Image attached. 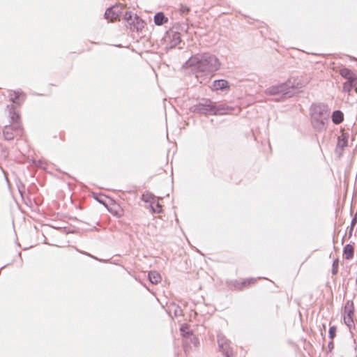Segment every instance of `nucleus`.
<instances>
[{
	"mask_svg": "<svg viewBox=\"0 0 357 357\" xmlns=\"http://www.w3.org/2000/svg\"><path fill=\"white\" fill-rule=\"evenodd\" d=\"M339 73L342 77L347 79L354 73L347 68H342L340 70Z\"/></svg>",
	"mask_w": 357,
	"mask_h": 357,
	"instance_id": "obj_22",
	"label": "nucleus"
},
{
	"mask_svg": "<svg viewBox=\"0 0 357 357\" xmlns=\"http://www.w3.org/2000/svg\"><path fill=\"white\" fill-rule=\"evenodd\" d=\"M338 265H339V260H338V259H336L333 261V264H332L331 273L333 275H336L337 273Z\"/></svg>",
	"mask_w": 357,
	"mask_h": 357,
	"instance_id": "obj_23",
	"label": "nucleus"
},
{
	"mask_svg": "<svg viewBox=\"0 0 357 357\" xmlns=\"http://www.w3.org/2000/svg\"><path fill=\"white\" fill-rule=\"evenodd\" d=\"M95 199L100 203L105 204L104 201L101 199H99L98 197H95Z\"/></svg>",
	"mask_w": 357,
	"mask_h": 357,
	"instance_id": "obj_33",
	"label": "nucleus"
},
{
	"mask_svg": "<svg viewBox=\"0 0 357 357\" xmlns=\"http://www.w3.org/2000/svg\"><path fill=\"white\" fill-rule=\"evenodd\" d=\"M266 93L269 96L282 94L284 98H290L294 93V88L290 82L271 86L266 89Z\"/></svg>",
	"mask_w": 357,
	"mask_h": 357,
	"instance_id": "obj_3",
	"label": "nucleus"
},
{
	"mask_svg": "<svg viewBox=\"0 0 357 357\" xmlns=\"http://www.w3.org/2000/svg\"><path fill=\"white\" fill-rule=\"evenodd\" d=\"M336 334V327L335 326H331L328 331V336L331 339H333Z\"/></svg>",
	"mask_w": 357,
	"mask_h": 357,
	"instance_id": "obj_28",
	"label": "nucleus"
},
{
	"mask_svg": "<svg viewBox=\"0 0 357 357\" xmlns=\"http://www.w3.org/2000/svg\"><path fill=\"white\" fill-rule=\"evenodd\" d=\"M123 8L120 4L109 7L105 13V18L114 22L117 20L122 13Z\"/></svg>",
	"mask_w": 357,
	"mask_h": 357,
	"instance_id": "obj_9",
	"label": "nucleus"
},
{
	"mask_svg": "<svg viewBox=\"0 0 357 357\" xmlns=\"http://www.w3.org/2000/svg\"><path fill=\"white\" fill-rule=\"evenodd\" d=\"M133 18H134V17L132 16L131 12L126 13V14L124 15V20L128 23V24H130V22H131L133 20Z\"/></svg>",
	"mask_w": 357,
	"mask_h": 357,
	"instance_id": "obj_29",
	"label": "nucleus"
},
{
	"mask_svg": "<svg viewBox=\"0 0 357 357\" xmlns=\"http://www.w3.org/2000/svg\"><path fill=\"white\" fill-rule=\"evenodd\" d=\"M332 121L334 124L338 125L344 120V114L340 110H335L331 115Z\"/></svg>",
	"mask_w": 357,
	"mask_h": 357,
	"instance_id": "obj_17",
	"label": "nucleus"
},
{
	"mask_svg": "<svg viewBox=\"0 0 357 357\" xmlns=\"http://www.w3.org/2000/svg\"><path fill=\"white\" fill-rule=\"evenodd\" d=\"M154 23L155 25L161 26L167 23L168 18L162 12H158L154 15Z\"/></svg>",
	"mask_w": 357,
	"mask_h": 357,
	"instance_id": "obj_16",
	"label": "nucleus"
},
{
	"mask_svg": "<svg viewBox=\"0 0 357 357\" xmlns=\"http://www.w3.org/2000/svg\"><path fill=\"white\" fill-rule=\"evenodd\" d=\"M10 99L13 102L20 105L24 100L25 95L23 93L11 91Z\"/></svg>",
	"mask_w": 357,
	"mask_h": 357,
	"instance_id": "obj_14",
	"label": "nucleus"
},
{
	"mask_svg": "<svg viewBox=\"0 0 357 357\" xmlns=\"http://www.w3.org/2000/svg\"><path fill=\"white\" fill-rule=\"evenodd\" d=\"M330 109L324 103L312 104L310 109L311 124L317 132L326 130L330 116Z\"/></svg>",
	"mask_w": 357,
	"mask_h": 357,
	"instance_id": "obj_2",
	"label": "nucleus"
},
{
	"mask_svg": "<svg viewBox=\"0 0 357 357\" xmlns=\"http://www.w3.org/2000/svg\"><path fill=\"white\" fill-rule=\"evenodd\" d=\"M165 40L167 43L166 48H174L181 42V33L171 29L167 31Z\"/></svg>",
	"mask_w": 357,
	"mask_h": 357,
	"instance_id": "obj_8",
	"label": "nucleus"
},
{
	"mask_svg": "<svg viewBox=\"0 0 357 357\" xmlns=\"http://www.w3.org/2000/svg\"><path fill=\"white\" fill-rule=\"evenodd\" d=\"M149 281L153 284H157L161 280V276L157 271H150L148 274Z\"/></svg>",
	"mask_w": 357,
	"mask_h": 357,
	"instance_id": "obj_19",
	"label": "nucleus"
},
{
	"mask_svg": "<svg viewBox=\"0 0 357 357\" xmlns=\"http://www.w3.org/2000/svg\"><path fill=\"white\" fill-rule=\"evenodd\" d=\"M179 11L182 15H185L190 12V8L185 5H181Z\"/></svg>",
	"mask_w": 357,
	"mask_h": 357,
	"instance_id": "obj_27",
	"label": "nucleus"
},
{
	"mask_svg": "<svg viewBox=\"0 0 357 357\" xmlns=\"http://www.w3.org/2000/svg\"><path fill=\"white\" fill-rule=\"evenodd\" d=\"M218 344L220 351L225 357H234L232 349L230 347V342L222 334H218Z\"/></svg>",
	"mask_w": 357,
	"mask_h": 357,
	"instance_id": "obj_6",
	"label": "nucleus"
},
{
	"mask_svg": "<svg viewBox=\"0 0 357 357\" xmlns=\"http://www.w3.org/2000/svg\"><path fill=\"white\" fill-rule=\"evenodd\" d=\"M354 226H352V222H351V226L348 231V236L350 238L352 236L353 230H354Z\"/></svg>",
	"mask_w": 357,
	"mask_h": 357,
	"instance_id": "obj_31",
	"label": "nucleus"
},
{
	"mask_svg": "<svg viewBox=\"0 0 357 357\" xmlns=\"http://www.w3.org/2000/svg\"><path fill=\"white\" fill-rule=\"evenodd\" d=\"M33 163L35 165V166L38 167H40V168H43V169H45L46 168V164L44 163L42 160H33Z\"/></svg>",
	"mask_w": 357,
	"mask_h": 357,
	"instance_id": "obj_30",
	"label": "nucleus"
},
{
	"mask_svg": "<svg viewBox=\"0 0 357 357\" xmlns=\"http://www.w3.org/2000/svg\"><path fill=\"white\" fill-rule=\"evenodd\" d=\"M213 102L210 99H204L191 107V111L195 113H199L206 115H213Z\"/></svg>",
	"mask_w": 357,
	"mask_h": 357,
	"instance_id": "obj_5",
	"label": "nucleus"
},
{
	"mask_svg": "<svg viewBox=\"0 0 357 357\" xmlns=\"http://www.w3.org/2000/svg\"><path fill=\"white\" fill-rule=\"evenodd\" d=\"M356 84H351L349 83L344 82L343 84V91L350 93V91L352 90L354 87H356Z\"/></svg>",
	"mask_w": 357,
	"mask_h": 357,
	"instance_id": "obj_25",
	"label": "nucleus"
},
{
	"mask_svg": "<svg viewBox=\"0 0 357 357\" xmlns=\"http://www.w3.org/2000/svg\"><path fill=\"white\" fill-rule=\"evenodd\" d=\"M349 134L343 132L340 136L337 137V148L343 150L348 145Z\"/></svg>",
	"mask_w": 357,
	"mask_h": 357,
	"instance_id": "obj_15",
	"label": "nucleus"
},
{
	"mask_svg": "<svg viewBox=\"0 0 357 357\" xmlns=\"http://www.w3.org/2000/svg\"><path fill=\"white\" fill-rule=\"evenodd\" d=\"M346 83L357 85V76L355 73H353L351 76L347 77Z\"/></svg>",
	"mask_w": 357,
	"mask_h": 357,
	"instance_id": "obj_24",
	"label": "nucleus"
},
{
	"mask_svg": "<svg viewBox=\"0 0 357 357\" xmlns=\"http://www.w3.org/2000/svg\"><path fill=\"white\" fill-rule=\"evenodd\" d=\"M354 254V247L350 244H347L343 249V255L346 259H351L353 258Z\"/></svg>",
	"mask_w": 357,
	"mask_h": 357,
	"instance_id": "obj_18",
	"label": "nucleus"
},
{
	"mask_svg": "<svg viewBox=\"0 0 357 357\" xmlns=\"http://www.w3.org/2000/svg\"><path fill=\"white\" fill-rule=\"evenodd\" d=\"M328 347L329 351H331L334 348V343L333 341L328 342Z\"/></svg>",
	"mask_w": 357,
	"mask_h": 357,
	"instance_id": "obj_32",
	"label": "nucleus"
},
{
	"mask_svg": "<svg viewBox=\"0 0 357 357\" xmlns=\"http://www.w3.org/2000/svg\"><path fill=\"white\" fill-rule=\"evenodd\" d=\"M145 22L137 15H135L133 20L130 22L129 28L132 31L139 32L144 27Z\"/></svg>",
	"mask_w": 357,
	"mask_h": 357,
	"instance_id": "obj_11",
	"label": "nucleus"
},
{
	"mask_svg": "<svg viewBox=\"0 0 357 357\" xmlns=\"http://www.w3.org/2000/svg\"><path fill=\"white\" fill-rule=\"evenodd\" d=\"M23 128L21 123L6 125L3 128V135L5 140L10 141L17 136H22Z\"/></svg>",
	"mask_w": 357,
	"mask_h": 357,
	"instance_id": "obj_4",
	"label": "nucleus"
},
{
	"mask_svg": "<svg viewBox=\"0 0 357 357\" xmlns=\"http://www.w3.org/2000/svg\"><path fill=\"white\" fill-rule=\"evenodd\" d=\"M8 114L10 119V124L15 125V123H21L20 121V115L18 112H17L15 109V107L13 105L9 106L8 105Z\"/></svg>",
	"mask_w": 357,
	"mask_h": 357,
	"instance_id": "obj_13",
	"label": "nucleus"
},
{
	"mask_svg": "<svg viewBox=\"0 0 357 357\" xmlns=\"http://www.w3.org/2000/svg\"><path fill=\"white\" fill-rule=\"evenodd\" d=\"M230 86L228 81L225 79H218L213 81V89L215 91L221 90H228L229 89Z\"/></svg>",
	"mask_w": 357,
	"mask_h": 357,
	"instance_id": "obj_12",
	"label": "nucleus"
},
{
	"mask_svg": "<svg viewBox=\"0 0 357 357\" xmlns=\"http://www.w3.org/2000/svg\"><path fill=\"white\" fill-rule=\"evenodd\" d=\"M155 196L151 193H144L142 195V200L146 203H149L150 205L155 201Z\"/></svg>",
	"mask_w": 357,
	"mask_h": 357,
	"instance_id": "obj_21",
	"label": "nucleus"
},
{
	"mask_svg": "<svg viewBox=\"0 0 357 357\" xmlns=\"http://www.w3.org/2000/svg\"><path fill=\"white\" fill-rule=\"evenodd\" d=\"M185 66L192 67L196 70V77L198 73L208 74L217 71L220 67L219 59L211 53L196 54L192 56L185 63Z\"/></svg>",
	"mask_w": 357,
	"mask_h": 357,
	"instance_id": "obj_1",
	"label": "nucleus"
},
{
	"mask_svg": "<svg viewBox=\"0 0 357 357\" xmlns=\"http://www.w3.org/2000/svg\"><path fill=\"white\" fill-rule=\"evenodd\" d=\"M255 280H256V279H255V278H250V279L243 280V282H241V287H239V289H242L243 287L250 285V284H252Z\"/></svg>",
	"mask_w": 357,
	"mask_h": 357,
	"instance_id": "obj_26",
	"label": "nucleus"
},
{
	"mask_svg": "<svg viewBox=\"0 0 357 357\" xmlns=\"http://www.w3.org/2000/svg\"><path fill=\"white\" fill-rule=\"evenodd\" d=\"M233 110L232 107H229L226 104H217L213 102V115H224L229 114Z\"/></svg>",
	"mask_w": 357,
	"mask_h": 357,
	"instance_id": "obj_10",
	"label": "nucleus"
},
{
	"mask_svg": "<svg viewBox=\"0 0 357 357\" xmlns=\"http://www.w3.org/2000/svg\"><path fill=\"white\" fill-rule=\"evenodd\" d=\"M354 312V307L352 301H347L344 309V324L349 328L351 330L353 326H354L353 316Z\"/></svg>",
	"mask_w": 357,
	"mask_h": 357,
	"instance_id": "obj_7",
	"label": "nucleus"
},
{
	"mask_svg": "<svg viewBox=\"0 0 357 357\" xmlns=\"http://www.w3.org/2000/svg\"><path fill=\"white\" fill-rule=\"evenodd\" d=\"M150 209L153 213H160L162 212V206L155 199L150 205Z\"/></svg>",
	"mask_w": 357,
	"mask_h": 357,
	"instance_id": "obj_20",
	"label": "nucleus"
}]
</instances>
